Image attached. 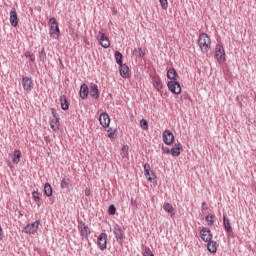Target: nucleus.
<instances>
[{
    "label": "nucleus",
    "mask_w": 256,
    "mask_h": 256,
    "mask_svg": "<svg viewBox=\"0 0 256 256\" xmlns=\"http://www.w3.org/2000/svg\"><path fill=\"white\" fill-rule=\"evenodd\" d=\"M143 256H155L153 252L151 251V248L146 247L143 251Z\"/></svg>",
    "instance_id": "35"
},
{
    "label": "nucleus",
    "mask_w": 256,
    "mask_h": 256,
    "mask_svg": "<svg viewBox=\"0 0 256 256\" xmlns=\"http://www.w3.org/2000/svg\"><path fill=\"white\" fill-rule=\"evenodd\" d=\"M97 245L100 251H105V249H107V233H101L98 236Z\"/></svg>",
    "instance_id": "11"
},
{
    "label": "nucleus",
    "mask_w": 256,
    "mask_h": 256,
    "mask_svg": "<svg viewBox=\"0 0 256 256\" xmlns=\"http://www.w3.org/2000/svg\"><path fill=\"white\" fill-rule=\"evenodd\" d=\"M152 81H153V86L155 87V89H157L158 91H159V89H163V84L161 83L160 78L153 77Z\"/></svg>",
    "instance_id": "27"
},
{
    "label": "nucleus",
    "mask_w": 256,
    "mask_h": 256,
    "mask_svg": "<svg viewBox=\"0 0 256 256\" xmlns=\"http://www.w3.org/2000/svg\"><path fill=\"white\" fill-rule=\"evenodd\" d=\"M44 194L46 197H51V195H53V188L51 187V184L46 183L44 185Z\"/></svg>",
    "instance_id": "28"
},
{
    "label": "nucleus",
    "mask_w": 256,
    "mask_h": 256,
    "mask_svg": "<svg viewBox=\"0 0 256 256\" xmlns=\"http://www.w3.org/2000/svg\"><path fill=\"white\" fill-rule=\"evenodd\" d=\"M198 45L201 49L202 53H209V49H211V38L207 33H202L198 39Z\"/></svg>",
    "instance_id": "1"
},
{
    "label": "nucleus",
    "mask_w": 256,
    "mask_h": 256,
    "mask_svg": "<svg viewBox=\"0 0 256 256\" xmlns=\"http://www.w3.org/2000/svg\"><path fill=\"white\" fill-rule=\"evenodd\" d=\"M200 238L202 239V241H204V243H207L213 239V233L209 228L203 227L200 230Z\"/></svg>",
    "instance_id": "7"
},
{
    "label": "nucleus",
    "mask_w": 256,
    "mask_h": 256,
    "mask_svg": "<svg viewBox=\"0 0 256 256\" xmlns=\"http://www.w3.org/2000/svg\"><path fill=\"white\" fill-rule=\"evenodd\" d=\"M167 77L168 79H170L171 81H176L177 78L179 77V74H177V71L174 68H170L167 71Z\"/></svg>",
    "instance_id": "20"
},
{
    "label": "nucleus",
    "mask_w": 256,
    "mask_h": 256,
    "mask_svg": "<svg viewBox=\"0 0 256 256\" xmlns=\"http://www.w3.org/2000/svg\"><path fill=\"white\" fill-rule=\"evenodd\" d=\"M61 118H54L51 120L50 122V126H51V129H53L54 131H59V127H60V121Z\"/></svg>",
    "instance_id": "26"
},
{
    "label": "nucleus",
    "mask_w": 256,
    "mask_h": 256,
    "mask_svg": "<svg viewBox=\"0 0 256 256\" xmlns=\"http://www.w3.org/2000/svg\"><path fill=\"white\" fill-rule=\"evenodd\" d=\"M51 113H52L54 119H61V118L59 117L58 113H57V109L52 108V109H51Z\"/></svg>",
    "instance_id": "40"
},
{
    "label": "nucleus",
    "mask_w": 256,
    "mask_h": 256,
    "mask_svg": "<svg viewBox=\"0 0 256 256\" xmlns=\"http://www.w3.org/2000/svg\"><path fill=\"white\" fill-rule=\"evenodd\" d=\"M140 127L141 129H143L144 131H147L149 129V122H147V120L142 119L140 121Z\"/></svg>",
    "instance_id": "31"
},
{
    "label": "nucleus",
    "mask_w": 256,
    "mask_h": 256,
    "mask_svg": "<svg viewBox=\"0 0 256 256\" xmlns=\"http://www.w3.org/2000/svg\"><path fill=\"white\" fill-rule=\"evenodd\" d=\"M22 87L24 89V91H26L27 93H31V91H33V79H31L30 77H23L22 78Z\"/></svg>",
    "instance_id": "10"
},
{
    "label": "nucleus",
    "mask_w": 256,
    "mask_h": 256,
    "mask_svg": "<svg viewBox=\"0 0 256 256\" xmlns=\"http://www.w3.org/2000/svg\"><path fill=\"white\" fill-rule=\"evenodd\" d=\"M144 175L148 181H153V177H155V173L151 172V166L149 164H144Z\"/></svg>",
    "instance_id": "15"
},
{
    "label": "nucleus",
    "mask_w": 256,
    "mask_h": 256,
    "mask_svg": "<svg viewBox=\"0 0 256 256\" xmlns=\"http://www.w3.org/2000/svg\"><path fill=\"white\" fill-rule=\"evenodd\" d=\"M167 87L171 93H174V95H179L181 93V84L177 81H169Z\"/></svg>",
    "instance_id": "9"
},
{
    "label": "nucleus",
    "mask_w": 256,
    "mask_h": 256,
    "mask_svg": "<svg viewBox=\"0 0 256 256\" xmlns=\"http://www.w3.org/2000/svg\"><path fill=\"white\" fill-rule=\"evenodd\" d=\"M85 195H86V197H89V195H91V189L86 188L85 189Z\"/></svg>",
    "instance_id": "42"
},
{
    "label": "nucleus",
    "mask_w": 256,
    "mask_h": 256,
    "mask_svg": "<svg viewBox=\"0 0 256 256\" xmlns=\"http://www.w3.org/2000/svg\"><path fill=\"white\" fill-rule=\"evenodd\" d=\"M91 233V230H89V227L85 225V223L81 222V235L82 237H89Z\"/></svg>",
    "instance_id": "25"
},
{
    "label": "nucleus",
    "mask_w": 256,
    "mask_h": 256,
    "mask_svg": "<svg viewBox=\"0 0 256 256\" xmlns=\"http://www.w3.org/2000/svg\"><path fill=\"white\" fill-rule=\"evenodd\" d=\"M205 219H206L208 225H210V226L214 225V223H215V215H207L205 217Z\"/></svg>",
    "instance_id": "32"
},
{
    "label": "nucleus",
    "mask_w": 256,
    "mask_h": 256,
    "mask_svg": "<svg viewBox=\"0 0 256 256\" xmlns=\"http://www.w3.org/2000/svg\"><path fill=\"white\" fill-rule=\"evenodd\" d=\"M115 59L117 64L123 65V54H121V52L117 51L115 53Z\"/></svg>",
    "instance_id": "30"
},
{
    "label": "nucleus",
    "mask_w": 256,
    "mask_h": 256,
    "mask_svg": "<svg viewBox=\"0 0 256 256\" xmlns=\"http://www.w3.org/2000/svg\"><path fill=\"white\" fill-rule=\"evenodd\" d=\"M109 215H115L117 213V208H115V205L111 204L108 208Z\"/></svg>",
    "instance_id": "34"
},
{
    "label": "nucleus",
    "mask_w": 256,
    "mask_h": 256,
    "mask_svg": "<svg viewBox=\"0 0 256 256\" xmlns=\"http://www.w3.org/2000/svg\"><path fill=\"white\" fill-rule=\"evenodd\" d=\"M207 249L209 253H217V242L209 240L207 244Z\"/></svg>",
    "instance_id": "22"
},
{
    "label": "nucleus",
    "mask_w": 256,
    "mask_h": 256,
    "mask_svg": "<svg viewBox=\"0 0 256 256\" xmlns=\"http://www.w3.org/2000/svg\"><path fill=\"white\" fill-rule=\"evenodd\" d=\"M49 35L52 39H59V35L61 34V30L59 29V23L55 17L49 19Z\"/></svg>",
    "instance_id": "2"
},
{
    "label": "nucleus",
    "mask_w": 256,
    "mask_h": 256,
    "mask_svg": "<svg viewBox=\"0 0 256 256\" xmlns=\"http://www.w3.org/2000/svg\"><path fill=\"white\" fill-rule=\"evenodd\" d=\"M12 161L14 165H19V162L21 161V150L14 151Z\"/></svg>",
    "instance_id": "24"
},
{
    "label": "nucleus",
    "mask_w": 256,
    "mask_h": 256,
    "mask_svg": "<svg viewBox=\"0 0 256 256\" xmlns=\"http://www.w3.org/2000/svg\"><path fill=\"white\" fill-rule=\"evenodd\" d=\"M39 58H40V61H45V59H47V54L45 53V49H42L39 52Z\"/></svg>",
    "instance_id": "36"
},
{
    "label": "nucleus",
    "mask_w": 256,
    "mask_h": 256,
    "mask_svg": "<svg viewBox=\"0 0 256 256\" xmlns=\"http://www.w3.org/2000/svg\"><path fill=\"white\" fill-rule=\"evenodd\" d=\"M181 151H183V145H181V143H176L170 153L172 157H179V155H181Z\"/></svg>",
    "instance_id": "14"
},
{
    "label": "nucleus",
    "mask_w": 256,
    "mask_h": 256,
    "mask_svg": "<svg viewBox=\"0 0 256 256\" xmlns=\"http://www.w3.org/2000/svg\"><path fill=\"white\" fill-rule=\"evenodd\" d=\"M115 133H116V131L115 130H113V129H108V137H109V139H115Z\"/></svg>",
    "instance_id": "39"
},
{
    "label": "nucleus",
    "mask_w": 256,
    "mask_h": 256,
    "mask_svg": "<svg viewBox=\"0 0 256 256\" xmlns=\"http://www.w3.org/2000/svg\"><path fill=\"white\" fill-rule=\"evenodd\" d=\"M90 95L93 99H99V86L97 84L90 87Z\"/></svg>",
    "instance_id": "19"
},
{
    "label": "nucleus",
    "mask_w": 256,
    "mask_h": 256,
    "mask_svg": "<svg viewBox=\"0 0 256 256\" xmlns=\"http://www.w3.org/2000/svg\"><path fill=\"white\" fill-rule=\"evenodd\" d=\"M162 151H163V153H165L166 155H169V153H171V149H169L168 147H162Z\"/></svg>",
    "instance_id": "41"
},
{
    "label": "nucleus",
    "mask_w": 256,
    "mask_h": 256,
    "mask_svg": "<svg viewBox=\"0 0 256 256\" xmlns=\"http://www.w3.org/2000/svg\"><path fill=\"white\" fill-rule=\"evenodd\" d=\"M119 72L123 79H127L129 77V66L127 64L119 65Z\"/></svg>",
    "instance_id": "17"
},
{
    "label": "nucleus",
    "mask_w": 256,
    "mask_h": 256,
    "mask_svg": "<svg viewBox=\"0 0 256 256\" xmlns=\"http://www.w3.org/2000/svg\"><path fill=\"white\" fill-rule=\"evenodd\" d=\"M163 209L164 211H166V213H171L172 215H175V213H173V211H175L173 205L169 204L168 202L164 203Z\"/></svg>",
    "instance_id": "29"
},
{
    "label": "nucleus",
    "mask_w": 256,
    "mask_h": 256,
    "mask_svg": "<svg viewBox=\"0 0 256 256\" xmlns=\"http://www.w3.org/2000/svg\"><path fill=\"white\" fill-rule=\"evenodd\" d=\"M100 125H102L105 129L109 127L111 123V118H109V114L107 112H103L99 116Z\"/></svg>",
    "instance_id": "12"
},
{
    "label": "nucleus",
    "mask_w": 256,
    "mask_h": 256,
    "mask_svg": "<svg viewBox=\"0 0 256 256\" xmlns=\"http://www.w3.org/2000/svg\"><path fill=\"white\" fill-rule=\"evenodd\" d=\"M215 58L218 63H225V49L221 44H217L215 48Z\"/></svg>",
    "instance_id": "5"
},
{
    "label": "nucleus",
    "mask_w": 256,
    "mask_h": 256,
    "mask_svg": "<svg viewBox=\"0 0 256 256\" xmlns=\"http://www.w3.org/2000/svg\"><path fill=\"white\" fill-rule=\"evenodd\" d=\"M60 103L61 109H63V111H67L69 109V101H67V97L65 95L60 97Z\"/></svg>",
    "instance_id": "23"
},
{
    "label": "nucleus",
    "mask_w": 256,
    "mask_h": 256,
    "mask_svg": "<svg viewBox=\"0 0 256 256\" xmlns=\"http://www.w3.org/2000/svg\"><path fill=\"white\" fill-rule=\"evenodd\" d=\"M0 239H3V228L0 227Z\"/></svg>",
    "instance_id": "47"
},
{
    "label": "nucleus",
    "mask_w": 256,
    "mask_h": 256,
    "mask_svg": "<svg viewBox=\"0 0 256 256\" xmlns=\"http://www.w3.org/2000/svg\"><path fill=\"white\" fill-rule=\"evenodd\" d=\"M97 39L101 47H103L104 49H109V47H111V42L109 41V38L105 36L104 33L99 32L97 35Z\"/></svg>",
    "instance_id": "8"
},
{
    "label": "nucleus",
    "mask_w": 256,
    "mask_h": 256,
    "mask_svg": "<svg viewBox=\"0 0 256 256\" xmlns=\"http://www.w3.org/2000/svg\"><path fill=\"white\" fill-rule=\"evenodd\" d=\"M202 209H203V210L207 209V203H206V202H203V203H202Z\"/></svg>",
    "instance_id": "46"
},
{
    "label": "nucleus",
    "mask_w": 256,
    "mask_h": 256,
    "mask_svg": "<svg viewBox=\"0 0 256 256\" xmlns=\"http://www.w3.org/2000/svg\"><path fill=\"white\" fill-rule=\"evenodd\" d=\"M223 226L226 233H233V226H231V220L226 215L223 216Z\"/></svg>",
    "instance_id": "16"
},
{
    "label": "nucleus",
    "mask_w": 256,
    "mask_h": 256,
    "mask_svg": "<svg viewBox=\"0 0 256 256\" xmlns=\"http://www.w3.org/2000/svg\"><path fill=\"white\" fill-rule=\"evenodd\" d=\"M30 61H31L32 63H34V61H35V54H32V55H31Z\"/></svg>",
    "instance_id": "45"
},
{
    "label": "nucleus",
    "mask_w": 256,
    "mask_h": 256,
    "mask_svg": "<svg viewBox=\"0 0 256 256\" xmlns=\"http://www.w3.org/2000/svg\"><path fill=\"white\" fill-rule=\"evenodd\" d=\"M113 233L117 243H119V245H123V240L125 239V235L123 234V229H121V226H119V224L114 225Z\"/></svg>",
    "instance_id": "4"
},
{
    "label": "nucleus",
    "mask_w": 256,
    "mask_h": 256,
    "mask_svg": "<svg viewBox=\"0 0 256 256\" xmlns=\"http://www.w3.org/2000/svg\"><path fill=\"white\" fill-rule=\"evenodd\" d=\"M162 139L165 145H173V141H175V136L171 130H165L162 133Z\"/></svg>",
    "instance_id": "6"
},
{
    "label": "nucleus",
    "mask_w": 256,
    "mask_h": 256,
    "mask_svg": "<svg viewBox=\"0 0 256 256\" xmlns=\"http://www.w3.org/2000/svg\"><path fill=\"white\" fill-rule=\"evenodd\" d=\"M40 221L39 220H36L35 222L31 223V224H28L23 232L26 234V235H35V233H37V229H39V225H40Z\"/></svg>",
    "instance_id": "3"
},
{
    "label": "nucleus",
    "mask_w": 256,
    "mask_h": 256,
    "mask_svg": "<svg viewBox=\"0 0 256 256\" xmlns=\"http://www.w3.org/2000/svg\"><path fill=\"white\" fill-rule=\"evenodd\" d=\"M32 199L37 203V202H39L40 201V197H39V192H37V191H34L33 193H32Z\"/></svg>",
    "instance_id": "37"
},
{
    "label": "nucleus",
    "mask_w": 256,
    "mask_h": 256,
    "mask_svg": "<svg viewBox=\"0 0 256 256\" xmlns=\"http://www.w3.org/2000/svg\"><path fill=\"white\" fill-rule=\"evenodd\" d=\"M25 57H31L33 55V53H31L30 51H26L24 53Z\"/></svg>",
    "instance_id": "44"
},
{
    "label": "nucleus",
    "mask_w": 256,
    "mask_h": 256,
    "mask_svg": "<svg viewBox=\"0 0 256 256\" xmlns=\"http://www.w3.org/2000/svg\"><path fill=\"white\" fill-rule=\"evenodd\" d=\"M159 3L162 9H167V7H169V2L167 0H159Z\"/></svg>",
    "instance_id": "38"
},
{
    "label": "nucleus",
    "mask_w": 256,
    "mask_h": 256,
    "mask_svg": "<svg viewBox=\"0 0 256 256\" xmlns=\"http://www.w3.org/2000/svg\"><path fill=\"white\" fill-rule=\"evenodd\" d=\"M131 205L132 207H137V201L135 199H131Z\"/></svg>",
    "instance_id": "43"
},
{
    "label": "nucleus",
    "mask_w": 256,
    "mask_h": 256,
    "mask_svg": "<svg viewBox=\"0 0 256 256\" xmlns=\"http://www.w3.org/2000/svg\"><path fill=\"white\" fill-rule=\"evenodd\" d=\"M79 95L81 99H87V97H89V86H87V84L81 85Z\"/></svg>",
    "instance_id": "18"
},
{
    "label": "nucleus",
    "mask_w": 256,
    "mask_h": 256,
    "mask_svg": "<svg viewBox=\"0 0 256 256\" xmlns=\"http://www.w3.org/2000/svg\"><path fill=\"white\" fill-rule=\"evenodd\" d=\"M10 23L12 27H17L19 25V18L17 17V11L15 9L10 11Z\"/></svg>",
    "instance_id": "13"
},
{
    "label": "nucleus",
    "mask_w": 256,
    "mask_h": 256,
    "mask_svg": "<svg viewBox=\"0 0 256 256\" xmlns=\"http://www.w3.org/2000/svg\"><path fill=\"white\" fill-rule=\"evenodd\" d=\"M61 189H67L68 191L71 189V179L64 177L60 183Z\"/></svg>",
    "instance_id": "21"
},
{
    "label": "nucleus",
    "mask_w": 256,
    "mask_h": 256,
    "mask_svg": "<svg viewBox=\"0 0 256 256\" xmlns=\"http://www.w3.org/2000/svg\"><path fill=\"white\" fill-rule=\"evenodd\" d=\"M134 55H135V57H144L145 52H143V50L141 48H136L134 50Z\"/></svg>",
    "instance_id": "33"
}]
</instances>
